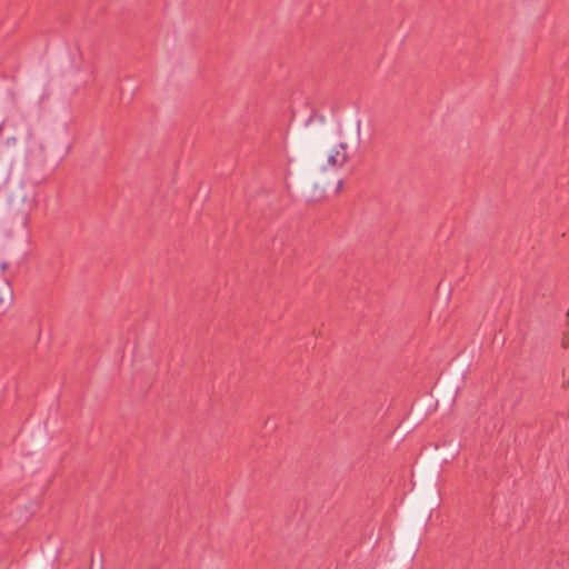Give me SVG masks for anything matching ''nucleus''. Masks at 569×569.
I'll return each mask as SVG.
<instances>
[{
	"instance_id": "1",
	"label": "nucleus",
	"mask_w": 569,
	"mask_h": 569,
	"mask_svg": "<svg viewBox=\"0 0 569 569\" xmlns=\"http://www.w3.org/2000/svg\"><path fill=\"white\" fill-rule=\"evenodd\" d=\"M329 166L330 172H335L337 167H341L347 161V153L341 152L339 149L330 150L323 158Z\"/></svg>"
},
{
	"instance_id": "2",
	"label": "nucleus",
	"mask_w": 569,
	"mask_h": 569,
	"mask_svg": "<svg viewBox=\"0 0 569 569\" xmlns=\"http://www.w3.org/2000/svg\"><path fill=\"white\" fill-rule=\"evenodd\" d=\"M330 172L329 166L326 163L325 159H320L315 167V178L317 180L318 187H325L328 183L327 179H322L326 174H332Z\"/></svg>"
},
{
	"instance_id": "3",
	"label": "nucleus",
	"mask_w": 569,
	"mask_h": 569,
	"mask_svg": "<svg viewBox=\"0 0 569 569\" xmlns=\"http://www.w3.org/2000/svg\"><path fill=\"white\" fill-rule=\"evenodd\" d=\"M561 343L563 348H567L569 346V333L562 338Z\"/></svg>"
},
{
	"instance_id": "4",
	"label": "nucleus",
	"mask_w": 569,
	"mask_h": 569,
	"mask_svg": "<svg viewBox=\"0 0 569 569\" xmlns=\"http://www.w3.org/2000/svg\"><path fill=\"white\" fill-rule=\"evenodd\" d=\"M6 267H7V266H6V263H2V264L0 266V268H1L2 270H4V269H6Z\"/></svg>"
},
{
	"instance_id": "5",
	"label": "nucleus",
	"mask_w": 569,
	"mask_h": 569,
	"mask_svg": "<svg viewBox=\"0 0 569 569\" xmlns=\"http://www.w3.org/2000/svg\"><path fill=\"white\" fill-rule=\"evenodd\" d=\"M567 317L569 318V310L567 311Z\"/></svg>"
}]
</instances>
